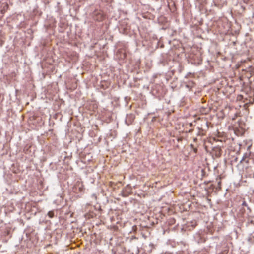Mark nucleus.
I'll list each match as a JSON object with an SVG mask.
<instances>
[{"label":"nucleus","instance_id":"1","mask_svg":"<svg viewBox=\"0 0 254 254\" xmlns=\"http://www.w3.org/2000/svg\"><path fill=\"white\" fill-rule=\"evenodd\" d=\"M77 187H78V190L79 192L83 191L84 189L82 187V185L79 186V184H78L77 186H76L75 190L77 189Z\"/></svg>","mask_w":254,"mask_h":254},{"label":"nucleus","instance_id":"2","mask_svg":"<svg viewBox=\"0 0 254 254\" xmlns=\"http://www.w3.org/2000/svg\"><path fill=\"white\" fill-rule=\"evenodd\" d=\"M48 215L50 218H52L54 216V213L53 211H50L48 212Z\"/></svg>","mask_w":254,"mask_h":254},{"label":"nucleus","instance_id":"3","mask_svg":"<svg viewBox=\"0 0 254 254\" xmlns=\"http://www.w3.org/2000/svg\"><path fill=\"white\" fill-rule=\"evenodd\" d=\"M216 149L218 150L216 155H217L218 156H220L221 154V150L219 148H218Z\"/></svg>","mask_w":254,"mask_h":254},{"label":"nucleus","instance_id":"4","mask_svg":"<svg viewBox=\"0 0 254 254\" xmlns=\"http://www.w3.org/2000/svg\"><path fill=\"white\" fill-rule=\"evenodd\" d=\"M221 182L220 180L218 182V187L219 188V189H221Z\"/></svg>","mask_w":254,"mask_h":254},{"label":"nucleus","instance_id":"5","mask_svg":"<svg viewBox=\"0 0 254 254\" xmlns=\"http://www.w3.org/2000/svg\"><path fill=\"white\" fill-rule=\"evenodd\" d=\"M191 148H193V151L195 153H196L197 152V149L196 148H194L193 147V146L191 145Z\"/></svg>","mask_w":254,"mask_h":254},{"label":"nucleus","instance_id":"6","mask_svg":"<svg viewBox=\"0 0 254 254\" xmlns=\"http://www.w3.org/2000/svg\"><path fill=\"white\" fill-rule=\"evenodd\" d=\"M242 205H243V206H246L247 205L246 202H245V201H244V202L243 203Z\"/></svg>","mask_w":254,"mask_h":254}]
</instances>
